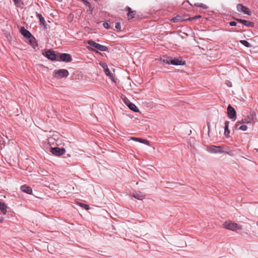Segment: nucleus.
<instances>
[{
  "instance_id": "0eeeda50",
  "label": "nucleus",
  "mask_w": 258,
  "mask_h": 258,
  "mask_svg": "<svg viewBox=\"0 0 258 258\" xmlns=\"http://www.w3.org/2000/svg\"><path fill=\"white\" fill-rule=\"evenodd\" d=\"M236 9L238 12H242L248 15H251V12L249 9L247 7L243 6L242 4H239L237 5Z\"/></svg>"
},
{
  "instance_id": "1a4fd4ad",
  "label": "nucleus",
  "mask_w": 258,
  "mask_h": 258,
  "mask_svg": "<svg viewBox=\"0 0 258 258\" xmlns=\"http://www.w3.org/2000/svg\"><path fill=\"white\" fill-rule=\"evenodd\" d=\"M227 114L229 118L233 119L236 118V111L233 107L229 105L227 108Z\"/></svg>"
},
{
  "instance_id": "2f4dec72",
  "label": "nucleus",
  "mask_w": 258,
  "mask_h": 258,
  "mask_svg": "<svg viewBox=\"0 0 258 258\" xmlns=\"http://www.w3.org/2000/svg\"><path fill=\"white\" fill-rule=\"evenodd\" d=\"M229 24L231 26H236L237 23L234 21H232L230 22Z\"/></svg>"
},
{
  "instance_id": "cd10ccee",
  "label": "nucleus",
  "mask_w": 258,
  "mask_h": 258,
  "mask_svg": "<svg viewBox=\"0 0 258 258\" xmlns=\"http://www.w3.org/2000/svg\"><path fill=\"white\" fill-rule=\"evenodd\" d=\"M115 27L118 31H120L121 30V26L119 23H115Z\"/></svg>"
},
{
  "instance_id": "393cba45",
  "label": "nucleus",
  "mask_w": 258,
  "mask_h": 258,
  "mask_svg": "<svg viewBox=\"0 0 258 258\" xmlns=\"http://www.w3.org/2000/svg\"><path fill=\"white\" fill-rule=\"evenodd\" d=\"M80 206L84 208H85L86 210H89V206L88 205H86L83 203H80Z\"/></svg>"
},
{
  "instance_id": "473e14b6",
  "label": "nucleus",
  "mask_w": 258,
  "mask_h": 258,
  "mask_svg": "<svg viewBox=\"0 0 258 258\" xmlns=\"http://www.w3.org/2000/svg\"><path fill=\"white\" fill-rule=\"evenodd\" d=\"M82 1L84 2V3H85L87 6H89L90 8H91V5H90V4L88 2H87V1H85V0H82Z\"/></svg>"
},
{
  "instance_id": "f8f14e48",
  "label": "nucleus",
  "mask_w": 258,
  "mask_h": 258,
  "mask_svg": "<svg viewBox=\"0 0 258 258\" xmlns=\"http://www.w3.org/2000/svg\"><path fill=\"white\" fill-rule=\"evenodd\" d=\"M236 20L238 22L243 24V25H244L246 26L249 27H253L254 26V23L252 22L248 21L245 20L240 19H236Z\"/></svg>"
},
{
  "instance_id": "9d476101",
  "label": "nucleus",
  "mask_w": 258,
  "mask_h": 258,
  "mask_svg": "<svg viewBox=\"0 0 258 258\" xmlns=\"http://www.w3.org/2000/svg\"><path fill=\"white\" fill-rule=\"evenodd\" d=\"M45 56L52 60H55L56 58V55L54 52L51 50H47L45 52Z\"/></svg>"
},
{
  "instance_id": "aec40b11",
  "label": "nucleus",
  "mask_w": 258,
  "mask_h": 258,
  "mask_svg": "<svg viewBox=\"0 0 258 258\" xmlns=\"http://www.w3.org/2000/svg\"><path fill=\"white\" fill-rule=\"evenodd\" d=\"M104 71L105 74L107 76H108L112 81L115 82L114 77L113 74L109 71L108 68L107 69H106V70Z\"/></svg>"
},
{
  "instance_id": "c756f323",
  "label": "nucleus",
  "mask_w": 258,
  "mask_h": 258,
  "mask_svg": "<svg viewBox=\"0 0 258 258\" xmlns=\"http://www.w3.org/2000/svg\"><path fill=\"white\" fill-rule=\"evenodd\" d=\"M201 17V16L198 15V16H195V17H193L189 18V19L190 20H192L199 19V18H200Z\"/></svg>"
},
{
  "instance_id": "f03ea898",
  "label": "nucleus",
  "mask_w": 258,
  "mask_h": 258,
  "mask_svg": "<svg viewBox=\"0 0 258 258\" xmlns=\"http://www.w3.org/2000/svg\"><path fill=\"white\" fill-rule=\"evenodd\" d=\"M225 148L224 146L210 145L207 147V151L211 153L217 154L224 153Z\"/></svg>"
},
{
  "instance_id": "2eb2a0df",
  "label": "nucleus",
  "mask_w": 258,
  "mask_h": 258,
  "mask_svg": "<svg viewBox=\"0 0 258 258\" xmlns=\"http://www.w3.org/2000/svg\"><path fill=\"white\" fill-rule=\"evenodd\" d=\"M131 139L133 141H137V142H140L141 143H143L146 145H149V141L146 140H145V139H143L139 138H136V137H132L131 138Z\"/></svg>"
},
{
  "instance_id": "a211bd4d",
  "label": "nucleus",
  "mask_w": 258,
  "mask_h": 258,
  "mask_svg": "<svg viewBox=\"0 0 258 258\" xmlns=\"http://www.w3.org/2000/svg\"><path fill=\"white\" fill-rule=\"evenodd\" d=\"M229 123V122L228 121H226L225 122L224 135L227 138L229 137L230 134V130L228 128Z\"/></svg>"
},
{
  "instance_id": "6e6552de",
  "label": "nucleus",
  "mask_w": 258,
  "mask_h": 258,
  "mask_svg": "<svg viewBox=\"0 0 258 258\" xmlns=\"http://www.w3.org/2000/svg\"><path fill=\"white\" fill-rule=\"evenodd\" d=\"M65 149L64 148H59L58 147L52 148L51 149V153L56 156H60L64 154Z\"/></svg>"
},
{
  "instance_id": "e433bc0d",
  "label": "nucleus",
  "mask_w": 258,
  "mask_h": 258,
  "mask_svg": "<svg viewBox=\"0 0 258 258\" xmlns=\"http://www.w3.org/2000/svg\"><path fill=\"white\" fill-rule=\"evenodd\" d=\"M2 221H3V219H1V220H0V222H2Z\"/></svg>"
},
{
  "instance_id": "b1692460",
  "label": "nucleus",
  "mask_w": 258,
  "mask_h": 258,
  "mask_svg": "<svg viewBox=\"0 0 258 258\" xmlns=\"http://www.w3.org/2000/svg\"><path fill=\"white\" fill-rule=\"evenodd\" d=\"M236 127L238 130L243 131H246L247 129V126L246 125H242L240 126H238Z\"/></svg>"
},
{
  "instance_id": "f3484780",
  "label": "nucleus",
  "mask_w": 258,
  "mask_h": 258,
  "mask_svg": "<svg viewBox=\"0 0 258 258\" xmlns=\"http://www.w3.org/2000/svg\"><path fill=\"white\" fill-rule=\"evenodd\" d=\"M126 9L128 11L127 16L129 19H132L134 18L135 15L136 14V11H132L131 8L129 7H126Z\"/></svg>"
},
{
  "instance_id": "bb28decb",
  "label": "nucleus",
  "mask_w": 258,
  "mask_h": 258,
  "mask_svg": "<svg viewBox=\"0 0 258 258\" xmlns=\"http://www.w3.org/2000/svg\"><path fill=\"white\" fill-rule=\"evenodd\" d=\"M180 20V18L179 17H174L171 19V21L174 23L178 22Z\"/></svg>"
},
{
  "instance_id": "4c0bfd02",
  "label": "nucleus",
  "mask_w": 258,
  "mask_h": 258,
  "mask_svg": "<svg viewBox=\"0 0 258 258\" xmlns=\"http://www.w3.org/2000/svg\"><path fill=\"white\" fill-rule=\"evenodd\" d=\"M257 151H258V149L257 150Z\"/></svg>"
},
{
  "instance_id": "5701e85b",
  "label": "nucleus",
  "mask_w": 258,
  "mask_h": 258,
  "mask_svg": "<svg viewBox=\"0 0 258 258\" xmlns=\"http://www.w3.org/2000/svg\"><path fill=\"white\" fill-rule=\"evenodd\" d=\"M240 42L247 47H249L251 46L249 43L246 40H240Z\"/></svg>"
},
{
  "instance_id": "4468645a",
  "label": "nucleus",
  "mask_w": 258,
  "mask_h": 258,
  "mask_svg": "<svg viewBox=\"0 0 258 258\" xmlns=\"http://www.w3.org/2000/svg\"><path fill=\"white\" fill-rule=\"evenodd\" d=\"M133 196L135 198L139 200H142L145 198V195L143 194L141 192H134L133 194Z\"/></svg>"
},
{
  "instance_id": "423d86ee",
  "label": "nucleus",
  "mask_w": 258,
  "mask_h": 258,
  "mask_svg": "<svg viewBox=\"0 0 258 258\" xmlns=\"http://www.w3.org/2000/svg\"><path fill=\"white\" fill-rule=\"evenodd\" d=\"M163 61L166 63H170L173 65H183L184 62L182 61L181 58H174L171 59V58L167 57L165 60L163 59Z\"/></svg>"
},
{
  "instance_id": "a878e982",
  "label": "nucleus",
  "mask_w": 258,
  "mask_h": 258,
  "mask_svg": "<svg viewBox=\"0 0 258 258\" xmlns=\"http://www.w3.org/2000/svg\"><path fill=\"white\" fill-rule=\"evenodd\" d=\"M13 1L17 7L22 4V0H13Z\"/></svg>"
},
{
  "instance_id": "c9c22d12",
  "label": "nucleus",
  "mask_w": 258,
  "mask_h": 258,
  "mask_svg": "<svg viewBox=\"0 0 258 258\" xmlns=\"http://www.w3.org/2000/svg\"><path fill=\"white\" fill-rule=\"evenodd\" d=\"M87 48H88L89 49L91 50H92V51H95V50L94 49H93V48H89V47H88Z\"/></svg>"
},
{
  "instance_id": "6ab92c4d",
  "label": "nucleus",
  "mask_w": 258,
  "mask_h": 258,
  "mask_svg": "<svg viewBox=\"0 0 258 258\" xmlns=\"http://www.w3.org/2000/svg\"><path fill=\"white\" fill-rule=\"evenodd\" d=\"M7 205L4 203L0 202V210L1 211L3 214H6L7 211Z\"/></svg>"
},
{
  "instance_id": "9b49d317",
  "label": "nucleus",
  "mask_w": 258,
  "mask_h": 258,
  "mask_svg": "<svg viewBox=\"0 0 258 258\" xmlns=\"http://www.w3.org/2000/svg\"><path fill=\"white\" fill-rule=\"evenodd\" d=\"M60 59L64 61L70 62L72 60L71 56L68 53H62L59 56Z\"/></svg>"
},
{
  "instance_id": "72a5a7b5",
  "label": "nucleus",
  "mask_w": 258,
  "mask_h": 258,
  "mask_svg": "<svg viewBox=\"0 0 258 258\" xmlns=\"http://www.w3.org/2000/svg\"><path fill=\"white\" fill-rule=\"evenodd\" d=\"M196 6L197 7H202V8H206L205 5H204L203 4H197V5H196Z\"/></svg>"
},
{
  "instance_id": "20e7f679",
  "label": "nucleus",
  "mask_w": 258,
  "mask_h": 258,
  "mask_svg": "<svg viewBox=\"0 0 258 258\" xmlns=\"http://www.w3.org/2000/svg\"><path fill=\"white\" fill-rule=\"evenodd\" d=\"M54 77L56 79H61L63 77H67L69 73L66 69H60L54 72Z\"/></svg>"
},
{
  "instance_id": "7c9ffc66",
  "label": "nucleus",
  "mask_w": 258,
  "mask_h": 258,
  "mask_svg": "<svg viewBox=\"0 0 258 258\" xmlns=\"http://www.w3.org/2000/svg\"><path fill=\"white\" fill-rule=\"evenodd\" d=\"M103 25L104 27L106 28V29H108L109 27V25L107 22H104L103 24Z\"/></svg>"
},
{
  "instance_id": "c85d7f7f",
  "label": "nucleus",
  "mask_w": 258,
  "mask_h": 258,
  "mask_svg": "<svg viewBox=\"0 0 258 258\" xmlns=\"http://www.w3.org/2000/svg\"><path fill=\"white\" fill-rule=\"evenodd\" d=\"M100 65L102 67V68H103L104 69V71H105L106 70V69H107L108 68V66L105 63H101Z\"/></svg>"
},
{
  "instance_id": "f257e3e1",
  "label": "nucleus",
  "mask_w": 258,
  "mask_h": 258,
  "mask_svg": "<svg viewBox=\"0 0 258 258\" xmlns=\"http://www.w3.org/2000/svg\"><path fill=\"white\" fill-rule=\"evenodd\" d=\"M223 227L232 231H237L241 229L242 226L231 221L225 222L223 224Z\"/></svg>"
},
{
  "instance_id": "39448f33",
  "label": "nucleus",
  "mask_w": 258,
  "mask_h": 258,
  "mask_svg": "<svg viewBox=\"0 0 258 258\" xmlns=\"http://www.w3.org/2000/svg\"><path fill=\"white\" fill-rule=\"evenodd\" d=\"M87 43L91 46H92L100 51H106L108 49V48L106 46L102 45L99 43H97L94 42L93 40H88Z\"/></svg>"
},
{
  "instance_id": "4be33fe9",
  "label": "nucleus",
  "mask_w": 258,
  "mask_h": 258,
  "mask_svg": "<svg viewBox=\"0 0 258 258\" xmlns=\"http://www.w3.org/2000/svg\"><path fill=\"white\" fill-rule=\"evenodd\" d=\"M36 16L39 19L40 24L44 25L45 21L42 16L40 14H37Z\"/></svg>"
},
{
  "instance_id": "412c9836",
  "label": "nucleus",
  "mask_w": 258,
  "mask_h": 258,
  "mask_svg": "<svg viewBox=\"0 0 258 258\" xmlns=\"http://www.w3.org/2000/svg\"><path fill=\"white\" fill-rule=\"evenodd\" d=\"M127 106L132 110L136 112L139 111L138 107L134 104L130 103L127 105Z\"/></svg>"
},
{
  "instance_id": "dca6fc26",
  "label": "nucleus",
  "mask_w": 258,
  "mask_h": 258,
  "mask_svg": "<svg viewBox=\"0 0 258 258\" xmlns=\"http://www.w3.org/2000/svg\"><path fill=\"white\" fill-rule=\"evenodd\" d=\"M21 34L25 37L29 38L31 36V34L24 27H22L20 30Z\"/></svg>"
},
{
  "instance_id": "f704fd0d",
  "label": "nucleus",
  "mask_w": 258,
  "mask_h": 258,
  "mask_svg": "<svg viewBox=\"0 0 258 258\" xmlns=\"http://www.w3.org/2000/svg\"><path fill=\"white\" fill-rule=\"evenodd\" d=\"M61 193H62V192H61V191H58V193H57V194H58V195H59V196H61Z\"/></svg>"
},
{
  "instance_id": "7ed1b4c3",
  "label": "nucleus",
  "mask_w": 258,
  "mask_h": 258,
  "mask_svg": "<svg viewBox=\"0 0 258 258\" xmlns=\"http://www.w3.org/2000/svg\"><path fill=\"white\" fill-rule=\"evenodd\" d=\"M255 116V114L253 112H251L248 114L247 116H245L242 119L241 121H237L236 124V127L239 126L240 124L241 123H249L252 122V121L254 119V118Z\"/></svg>"
},
{
  "instance_id": "ddd939ff",
  "label": "nucleus",
  "mask_w": 258,
  "mask_h": 258,
  "mask_svg": "<svg viewBox=\"0 0 258 258\" xmlns=\"http://www.w3.org/2000/svg\"><path fill=\"white\" fill-rule=\"evenodd\" d=\"M21 190L25 193L31 195L32 194V188L27 185H23L21 186Z\"/></svg>"
}]
</instances>
